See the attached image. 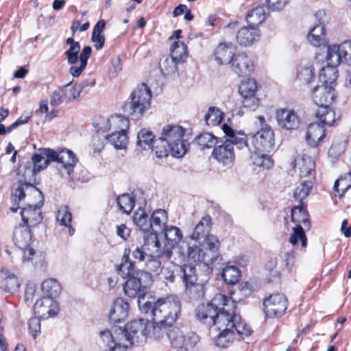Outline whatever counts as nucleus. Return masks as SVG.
I'll return each mask as SVG.
<instances>
[{"instance_id":"69168bd1","label":"nucleus","mask_w":351,"mask_h":351,"mask_svg":"<svg viewBox=\"0 0 351 351\" xmlns=\"http://www.w3.org/2000/svg\"><path fill=\"white\" fill-rule=\"evenodd\" d=\"M314 77L311 66L302 67L298 71L297 77L302 84H308Z\"/></svg>"},{"instance_id":"c85d7f7f","label":"nucleus","mask_w":351,"mask_h":351,"mask_svg":"<svg viewBox=\"0 0 351 351\" xmlns=\"http://www.w3.org/2000/svg\"><path fill=\"white\" fill-rule=\"evenodd\" d=\"M162 232L165 234L167 243L161 248H170V251L172 252L173 248L182 239V231L176 226H167Z\"/></svg>"},{"instance_id":"a18cd8bd","label":"nucleus","mask_w":351,"mask_h":351,"mask_svg":"<svg viewBox=\"0 0 351 351\" xmlns=\"http://www.w3.org/2000/svg\"><path fill=\"white\" fill-rule=\"evenodd\" d=\"M341 44L328 45L327 48L326 61L327 64L337 66L343 62L341 53Z\"/></svg>"},{"instance_id":"2f4dec72","label":"nucleus","mask_w":351,"mask_h":351,"mask_svg":"<svg viewBox=\"0 0 351 351\" xmlns=\"http://www.w3.org/2000/svg\"><path fill=\"white\" fill-rule=\"evenodd\" d=\"M222 129L225 136L227 137L226 141H229L232 147L234 145H236L240 149H242L245 147H249L247 140L246 139L245 136H244L243 133L238 132L237 134L239 135H241V136H237L236 132L227 124H223Z\"/></svg>"},{"instance_id":"7c9ffc66","label":"nucleus","mask_w":351,"mask_h":351,"mask_svg":"<svg viewBox=\"0 0 351 351\" xmlns=\"http://www.w3.org/2000/svg\"><path fill=\"white\" fill-rule=\"evenodd\" d=\"M172 325H167L166 322L161 321H154L152 324L148 325V337L156 340H160L165 337H167V333Z\"/></svg>"},{"instance_id":"603ef678","label":"nucleus","mask_w":351,"mask_h":351,"mask_svg":"<svg viewBox=\"0 0 351 351\" xmlns=\"http://www.w3.org/2000/svg\"><path fill=\"white\" fill-rule=\"evenodd\" d=\"M203 239L202 247L204 250H208L210 252V255H214V261H215L219 258L216 254L220 245L218 238L213 234H209Z\"/></svg>"},{"instance_id":"8fccbe9b","label":"nucleus","mask_w":351,"mask_h":351,"mask_svg":"<svg viewBox=\"0 0 351 351\" xmlns=\"http://www.w3.org/2000/svg\"><path fill=\"white\" fill-rule=\"evenodd\" d=\"M154 136L153 133L146 129L141 130L137 135V145L143 149L154 148Z\"/></svg>"},{"instance_id":"39448f33","label":"nucleus","mask_w":351,"mask_h":351,"mask_svg":"<svg viewBox=\"0 0 351 351\" xmlns=\"http://www.w3.org/2000/svg\"><path fill=\"white\" fill-rule=\"evenodd\" d=\"M141 311L146 314L150 313L154 321L166 322L167 325H173L181 311V302L176 295H171L165 298H158L156 302H145L141 305Z\"/></svg>"},{"instance_id":"0eeeda50","label":"nucleus","mask_w":351,"mask_h":351,"mask_svg":"<svg viewBox=\"0 0 351 351\" xmlns=\"http://www.w3.org/2000/svg\"><path fill=\"white\" fill-rule=\"evenodd\" d=\"M131 101L124 107V111L131 114L141 115L150 106L152 92L144 83L139 84L132 93Z\"/></svg>"},{"instance_id":"f3484780","label":"nucleus","mask_w":351,"mask_h":351,"mask_svg":"<svg viewBox=\"0 0 351 351\" xmlns=\"http://www.w3.org/2000/svg\"><path fill=\"white\" fill-rule=\"evenodd\" d=\"M34 311L38 317L47 319L55 316L59 311V306L53 299L44 296L36 302Z\"/></svg>"},{"instance_id":"0e129e2a","label":"nucleus","mask_w":351,"mask_h":351,"mask_svg":"<svg viewBox=\"0 0 351 351\" xmlns=\"http://www.w3.org/2000/svg\"><path fill=\"white\" fill-rule=\"evenodd\" d=\"M351 186V173H350V179L346 178H340L335 181L333 186L334 191L337 193L336 195L342 197L343 193Z\"/></svg>"},{"instance_id":"13d9d810","label":"nucleus","mask_w":351,"mask_h":351,"mask_svg":"<svg viewBox=\"0 0 351 351\" xmlns=\"http://www.w3.org/2000/svg\"><path fill=\"white\" fill-rule=\"evenodd\" d=\"M197 145L202 149L211 148L219 143L216 136L210 133H203L195 138Z\"/></svg>"},{"instance_id":"72a5a7b5","label":"nucleus","mask_w":351,"mask_h":351,"mask_svg":"<svg viewBox=\"0 0 351 351\" xmlns=\"http://www.w3.org/2000/svg\"><path fill=\"white\" fill-rule=\"evenodd\" d=\"M212 219L210 216H205L198 222L195 227L191 239L193 240H199L209 234L211 230Z\"/></svg>"},{"instance_id":"9b49d317","label":"nucleus","mask_w":351,"mask_h":351,"mask_svg":"<svg viewBox=\"0 0 351 351\" xmlns=\"http://www.w3.org/2000/svg\"><path fill=\"white\" fill-rule=\"evenodd\" d=\"M287 299L283 294L276 293L264 300V311L267 317H280L287 308Z\"/></svg>"},{"instance_id":"338daca9","label":"nucleus","mask_w":351,"mask_h":351,"mask_svg":"<svg viewBox=\"0 0 351 351\" xmlns=\"http://www.w3.org/2000/svg\"><path fill=\"white\" fill-rule=\"evenodd\" d=\"M281 258L284 265L289 270L291 271L295 265V252L293 249L288 250L281 255Z\"/></svg>"},{"instance_id":"ea45409f","label":"nucleus","mask_w":351,"mask_h":351,"mask_svg":"<svg viewBox=\"0 0 351 351\" xmlns=\"http://www.w3.org/2000/svg\"><path fill=\"white\" fill-rule=\"evenodd\" d=\"M308 42L313 46L319 47L326 43V29L324 25H317L307 36Z\"/></svg>"},{"instance_id":"1a4fd4ad","label":"nucleus","mask_w":351,"mask_h":351,"mask_svg":"<svg viewBox=\"0 0 351 351\" xmlns=\"http://www.w3.org/2000/svg\"><path fill=\"white\" fill-rule=\"evenodd\" d=\"M258 119L260 121L262 128L251 137V143L254 149L258 151L269 152L274 147V132L271 127L263 125L265 123L264 117H258Z\"/></svg>"},{"instance_id":"a211bd4d","label":"nucleus","mask_w":351,"mask_h":351,"mask_svg":"<svg viewBox=\"0 0 351 351\" xmlns=\"http://www.w3.org/2000/svg\"><path fill=\"white\" fill-rule=\"evenodd\" d=\"M291 165L298 171L299 176L302 178H311L315 173V163L313 159L306 154L298 156Z\"/></svg>"},{"instance_id":"58836bf2","label":"nucleus","mask_w":351,"mask_h":351,"mask_svg":"<svg viewBox=\"0 0 351 351\" xmlns=\"http://www.w3.org/2000/svg\"><path fill=\"white\" fill-rule=\"evenodd\" d=\"M41 289L45 297L53 299L60 294L62 287L56 279L49 278L43 282Z\"/></svg>"},{"instance_id":"a19ab883","label":"nucleus","mask_w":351,"mask_h":351,"mask_svg":"<svg viewBox=\"0 0 351 351\" xmlns=\"http://www.w3.org/2000/svg\"><path fill=\"white\" fill-rule=\"evenodd\" d=\"M316 117L325 125L332 126L336 121V114L328 105L319 106L316 112Z\"/></svg>"},{"instance_id":"aec40b11","label":"nucleus","mask_w":351,"mask_h":351,"mask_svg":"<svg viewBox=\"0 0 351 351\" xmlns=\"http://www.w3.org/2000/svg\"><path fill=\"white\" fill-rule=\"evenodd\" d=\"M170 248H161L160 241L157 245V250H158V256H147L145 260L146 268L151 271L158 272L161 269V260L168 261L169 260L173 254V252L170 251Z\"/></svg>"},{"instance_id":"4d7b16f0","label":"nucleus","mask_w":351,"mask_h":351,"mask_svg":"<svg viewBox=\"0 0 351 351\" xmlns=\"http://www.w3.org/2000/svg\"><path fill=\"white\" fill-rule=\"evenodd\" d=\"M110 126L116 131L125 132L128 130L130 122L129 119L120 114H114L107 119Z\"/></svg>"},{"instance_id":"5fc2aeb1","label":"nucleus","mask_w":351,"mask_h":351,"mask_svg":"<svg viewBox=\"0 0 351 351\" xmlns=\"http://www.w3.org/2000/svg\"><path fill=\"white\" fill-rule=\"evenodd\" d=\"M257 82L254 79L247 78L242 82L239 86V91L243 97L254 96L257 91Z\"/></svg>"},{"instance_id":"a878e982","label":"nucleus","mask_w":351,"mask_h":351,"mask_svg":"<svg viewBox=\"0 0 351 351\" xmlns=\"http://www.w3.org/2000/svg\"><path fill=\"white\" fill-rule=\"evenodd\" d=\"M218 330H221V332L215 339V342L216 346L219 348H223L228 347L234 341L236 335L241 337V338H243V337L249 336L238 334L235 330V328L230 326H224L223 328Z\"/></svg>"},{"instance_id":"ddd939ff","label":"nucleus","mask_w":351,"mask_h":351,"mask_svg":"<svg viewBox=\"0 0 351 351\" xmlns=\"http://www.w3.org/2000/svg\"><path fill=\"white\" fill-rule=\"evenodd\" d=\"M100 337L105 345V351H126L128 346L124 344L123 332L121 328L114 330V332L106 330L100 332Z\"/></svg>"},{"instance_id":"bf43d9fd","label":"nucleus","mask_w":351,"mask_h":351,"mask_svg":"<svg viewBox=\"0 0 351 351\" xmlns=\"http://www.w3.org/2000/svg\"><path fill=\"white\" fill-rule=\"evenodd\" d=\"M241 276L239 269L235 266H228L223 269L221 276L227 284L238 282Z\"/></svg>"},{"instance_id":"6e6552de","label":"nucleus","mask_w":351,"mask_h":351,"mask_svg":"<svg viewBox=\"0 0 351 351\" xmlns=\"http://www.w3.org/2000/svg\"><path fill=\"white\" fill-rule=\"evenodd\" d=\"M149 322L143 319H134L128 322L121 330L123 332V340L130 344H139L145 341L148 337Z\"/></svg>"},{"instance_id":"cd10ccee","label":"nucleus","mask_w":351,"mask_h":351,"mask_svg":"<svg viewBox=\"0 0 351 351\" xmlns=\"http://www.w3.org/2000/svg\"><path fill=\"white\" fill-rule=\"evenodd\" d=\"M259 32L257 28L249 26L241 28L237 34V40L243 46L251 45L254 42L258 40Z\"/></svg>"},{"instance_id":"412c9836","label":"nucleus","mask_w":351,"mask_h":351,"mask_svg":"<svg viewBox=\"0 0 351 351\" xmlns=\"http://www.w3.org/2000/svg\"><path fill=\"white\" fill-rule=\"evenodd\" d=\"M313 99L316 105L322 106L332 104L334 98V88L325 86H315L313 90Z\"/></svg>"},{"instance_id":"c9c22d12","label":"nucleus","mask_w":351,"mask_h":351,"mask_svg":"<svg viewBox=\"0 0 351 351\" xmlns=\"http://www.w3.org/2000/svg\"><path fill=\"white\" fill-rule=\"evenodd\" d=\"M179 275L184 287L198 281L197 269L191 264H184L180 266L179 268Z\"/></svg>"},{"instance_id":"79ce46f5","label":"nucleus","mask_w":351,"mask_h":351,"mask_svg":"<svg viewBox=\"0 0 351 351\" xmlns=\"http://www.w3.org/2000/svg\"><path fill=\"white\" fill-rule=\"evenodd\" d=\"M266 17L265 10L263 5H258L252 8L246 16L249 25L256 27L262 23Z\"/></svg>"},{"instance_id":"f704fd0d","label":"nucleus","mask_w":351,"mask_h":351,"mask_svg":"<svg viewBox=\"0 0 351 351\" xmlns=\"http://www.w3.org/2000/svg\"><path fill=\"white\" fill-rule=\"evenodd\" d=\"M338 77V71L337 66L327 64L323 67L319 73V80L323 84L322 86L333 88Z\"/></svg>"},{"instance_id":"423d86ee","label":"nucleus","mask_w":351,"mask_h":351,"mask_svg":"<svg viewBox=\"0 0 351 351\" xmlns=\"http://www.w3.org/2000/svg\"><path fill=\"white\" fill-rule=\"evenodd\" d=\"M291 219L295 224L293 227V232L291 234L289 241L293 245L301 243V247L305 248L307 244V239L304 233V229L308 230L311 228L309 215L304 204H300L291 209Z\"/></svg>"},{"instance_id":"e433bc0d","label":"nucleus","mask_w":351,"mask_h":351,"mask_svg":"<svg viewBox=\"0 0 351 351\" xmlns=\"http://www.w3.org/2000/svg\"><path fill=\"white\" fill-rule=\"evenodd\" d=\"M249 149L252 152L250 156V161L253 165L261 167L263 169H268L273 166V161L271 157L263 154V151H258L255 149L252 150L250 147Z\"/></svg>"},{"instance_id":"e2e57ef3","label":"nucleus","mask_w":351,"mask_h":351,"mask_svg":"<svg viewBox=\"0 0 351 351\" xmlns=\"http://www.w3.org/2000/svg\"><path fill=\"white\" fill-rule=\"evenodd\" d=\"M87 85V81H84L81 84H75L73 86L66 88V102L79 97L83 88Z\"/></svg>"},{"instance_id":"864d4df0","label":"nucleus","mask_w":351,"mask_h":351,"mask_svg":"<svg viewBox=\"0 0 351 351\" xmlns=\"http://www.w3.org/2000/svg\"><path fill=\"white\" fill-rule=\"evenodd\" d=\"M180 63L171 56L169 57H164L159 63L161 72L165 75H171L175 74L177 71V64Z\"/></svg>"},{"instance_id":"6ab92c4d","label":"nucleus","mask_w":351,"mask_h":351,"mask_svg":"<svg viewBox=\"0 0 351 351\" xmlns=\"http://www.w3.org/2000/svg\"><path fill=\"white\" fill-rule=\"evenodd\" d=\"M230 65L232 71L239 76L249 75L254 70L253 62L244 53L235 55Z\"/></svg>"},{"instance_id":"b1692460","label":"nucleus","mask_w":351,"mask_h":351,"mask_svg":"<svg viewBox=\"0 0 351 351\" xmlns=\"http://www.w3.org/2000/svg\"><path fill=\"white\" fill-rule=\"evenodd\" d=\"M325 135V128L323 125L318 123H311L306 133V143L312 147H317Z\"/></svg>"},{"instance_id":"774afa93","label":"nucleus","mask_w":351,"mask_h":351,"mask_svg":"<svg viewBox=\"0 0 351 351\" xmlns=\"http://www.w3.org/2000/svg\"><path fill=\"white\" fill-rule=\"evenodd\" d=\"M343 62L351 66V40H346L341 43Z\"/></svg>"},{"instance_id":"5701e85b","label":"nucleus","mask_w":351,"mask_h":351,"mask_svg":"<svg viewBox=\"0 0 351 351\" xmlns=\"http://www.w3.org/2000/svg\"><path fill=\"white\" fill-rule=\"evenodd\" d=\"M129 304L122 298H117L109 313L111 322L117 323L125 320L128 316Z\"/></svg>"},{"instance_id":"c756f323","label":"nucleus","mask_w":351,"mask_h":351,"mask_svg":"<svg viewBox=\"0 0 351 351\" xmlns=\"http://www.w3.org/2000/svg\"><path fill=\"white\" fill-rule=\"evenodd\" d=\"M47 150H51L49 148H43L38 150V153L34 154L32 157L33 164L32 173L40 172L47 167L51 161L49 158Z\"/></svg>"},{"instance_id":"052dcab7","label":"nucleus","mask_w":351,"mask_h":351,"mask_svg":"<svg viewBox=\"0 0 351 351\" xmlns=\"http://www.w3.org/2000/svg\"><path fill=\"white\" fill-rule=\"evenodd\" d=\"M117 203L119 210L125 214H129L134 206V198L129 194H122L117 197Z\"/></svg>"},{"instance_id":"3c124183","label":"nucleus","mask_w":351,"mask_h":351,"mask_svg":"<svg viewBox=\"0 0 351 351\" xmlns=\"http://www.w3.org/2000/svg\"><path fill=\"white\" fill-rule=\"evenodd\" d=\"M313 186V184L310 180L302 182L294 190L293 198L295 200L298 201L300 204H303V199L309 195Z\"/></svg>"},{"instance_id":"f03ea898","label":"nucleus","mask_w":351,"mask_h":351,"mask_svg":"<svg viewBox=\"0 0 351 351\" xmlns=\"http://www.w3.org/2000/svg\"><path fill=\"white\" fill-rule=\"evenodd\" d=\"M119 272L128 279L125 283L124 292L131 298H138L143 305L145 298V289L152 283V276L147 271H136L135 265L130 259V250H124V254L121 258V263L118 267Z\"/></svg>"},{"instance_id":"bb28decb","label":"nucleus","mask_w":351,"mask_h":351,"mask_svg":"<svg viewBox=\"0 0 351 351\" xmlns=\"http://www.w3.org/2000/svg\"><path fill=\"white\" fill-rule=\"evenodd\" d=\"M20 284L15 274L8 269L0 270V287L9 293H14L19 288Z\"/></svg>"},{"instance_id":"473e14b6","label":"nucleus","mask_w":351,"mask_h":351,"mask_svg":"<svg viewBox=\"0 0 351 351\" xmlns=\"http://www.w3.org/2000/svg\"><path fill=\"white\" fill-rule=\"evenodd\" d=\"M188 256L195 262L204 263L207 266L214 262V255H210L204 249L196 245L189 247Z\"/></svg>"},{"instance_id":"37998d69","label":"nucleus","mask_w":351,"mask_h":351,"mask_svg":"<svg viewBox=\"0 0 351 351\" xmlns=\"http://www.w3.org/2000/svg\"><path fill=\"white\" fill-rule=\"evenodd\" d=\"M206 280H198L195 283L185 287V291L191 300H199L202 299L205 295V282Z\"/></svg>"},{"instance_id":"f257e3e1","label":"nucleus","mask_w":351,"mask_h":351,"mask_svg":"<svg viewBox=\"0 0 351 351\" xmlns=\"http://www.w3.org/2000/svg\"><path fill=\"white\" fill-rule=\"evenodd\" d=\"M250 293V290L243 287L238 291L234 289L232 291L234 298L232 299L223 294H217L210 302L197 306L195 311V317L208 326H217V329H221L224 326H230L234 327L239 335H250V327L239 315L234 313V301L243 299L240 295L243 294L245 297Z\"/></svg>"},{"instance_id":"4468645a","label":"nucleus","mask_w":351,"mask_h":351,"mask_svg":"<svg viewBox=\"0 0 351 351\" xmlns=\"http://www.w3.org/2000/svg\"><path fill=\"white\" fill-rule=\"evenodd\" d=\"M46 152L51 161L61 164L62 167L66 171L69 176H71L78 162V159L72 151L64 149L60 152H56L51 149V150H47Z\"/></svg>"},{"instance_id":"393cba45","label":"nucleus","mask_w":351,"mask_h":351,"mask_svg":"<svg viewBox=\"0 0 351 351\" xmlns=\"http://www.w3.org/2000/svg\"><path fill=\"white\" fill-rule=\"evenodd\" d=\"M236 52V47L231 43H220L215 51V60L219 64H230Z\"/></svg>"},{"instance_id":"09e8293b","label":"nucleus","mask_w":351,"mask_h":351,"mask_svg":"<svg viewBox=\"0 0 351 351\" xmlns=\"http://www.w3.org/2000/svg\"><path fill=\"white\" fill-rule=\"evenodd\" d=\"M149 217L143 209H138L133 215L134 223L139 227L145 234L149 233Z\"/></svg>"},{"instance_id":"2eb2a0df","label":"nucleus","mask_w":351,"mask_h":351,"mask_svg":"<svg viewBox=\"0 0 351 351\" xmlns=\"http://www.w3.org/2000/svg\"><path fill=\"white\" fill-rule=\"evenodd\" d=\"M275 117L278 125L286 130H295L300 123L298 115L291 109L280 108L276 111Z\"/></svg>"},{"instance_id":"49530a36","label":"nucleus","mask_w":351,"mask_h":351,"mask_svg":"<svg viewBox=\"0 0 351 351\" xmlns=\"http://www.w3.org/2000/svg\"><path fill=\"white\" fill-rule=\"evenodd\" d=\"M56 219L60 226H64L69 228V232L70 235L74 234V229L71 225L72 221V214L69 210V206H61L58 210Z\"/></svg>"},{"instance_id":"4c0bfd02","label":"nucleus","mask_w":351,"mask_h":351,"mask_svg":"<svg viewBox=\"0 0 351 351\" xmlns=\"http://www.w3.org/2000/svg\"><path fill=\"white\" fill-rule=\"evenodd\" d=\"M91 52L92 48L90 46H86L82 49L80 53V66H71L69 69V73L73 77H79L85 69Z\"/></svg>"},{"instance_id":"4be33fe9","label":"nucleus","mask_w":351,"mask_h":351,"mask_svg":"<svg viewBox=\"0 0 351 351\" xmlns=\"http://www.w3.org/2000/svg\"><path fill=\"white\" fill-rule=\"evenodd\" d=\"M168 221L167 213L162 209L155 210L149 219V233L154 234L158 237L159 232H162L167 226Z\"/></svg>"},{"instance_id":"6e6d98bb","label":"nucleus","mask_w":351,"mask_h":351,"mask_svg":"<svg viewBox=\"0 0 351 351\" xmlns=\"http://www.w3.org/2000/svg\"><path fill=\"white\" fill-rule=\"evenodd\" d=\"M223 117V112L218 108L211 106L208 108L204 119L208 125H217L221 123Z\"/></svg>"},{"instance_id":"9d476101","label":"nucleus","mask_w":351,"mask_h":351,"mask_svg":"<svg viewBox=\"0 0 351 351\" xmlns=\"http://www.w3.org/2000/svg\"><path fill=\"white\" fill-rule=\"evenodd\" d=\"M29 228L21 223L15 228L13 234L14 244L23 251L24 261L32 260L35 254V250L30 247L32 232Z\"/></svg>"},{"instance_id":"c03bdc74","label":"nucleus","mask_w":351,"mask_h":351,"mask_svg":"<svg viewBox=\"0 0 351 351\" xmlns=\"http://www.w3.org/2000/svg\"><path fill=\"white\" fill-rule=\"evenodd\" d=\"M106 140L117 149H125L128 143V137L125 132L115 131L106 136Z\"/></svg>"},{"instance_id":"680f3d73","label":"nucleus","mask_w":351,"mask_h":351,"mask_svg":"<svg viewBox=\"0 0 351 351\" xmlns=\"http://www.w3.org/2000/svg\"><path fill=\"white\" fill-rule=\"evenodd\" d=\"M171 56L180 63L186 57V46L184 43L175 41L171 47Z\"/></svg>"},{"instance_id":"20e7f679","label":"nucleus","mask_w":351,"mask_h":351,"mask_svg":"<svg viewBox=\"0 0 351 351\" xmlns=\"http://www.w3.org/2000/svg\"><path fill=\"white\" fill-rule=\"evenodd\" d=\"M25 189L29 191L34 195H38L42 199L41 204L38 206H32L28 204L27 206L22 208L21 211V216L23 221V225L28 228L36 226L43 220V215L40 210V207L43 203V195L42 192L36 187L32 186L31 184L19 180L16 186L13 188L12 192V201L13 206L10 208L12 213H16L21 206L19 205L25 197Z\"/></svg>"},{"instance_id":"7ed1b4c3","label":"nucleus","mask_w":351,"mask_h":351,"mask_svg":"<svg viewBox=\"0 0 351 351\" xmlns=\"http://www.w3.org/2000/svg\"><path fill=\"white\" fill-rule=\"evenodd\" d=\"M185 130L178 125L163 127L160 136L154 142L153 152L157 158H162L171 154L173 157H182L189 144L183 140Z\"/></svg>"},{"instance_id":"de8ad7c7","label":"nucleus","mask_w":351,"mask_h":351,"mask_svg":"<svg viewBox=\"0 0 351 351\" xmlns=\"http://www.w3.org/2000/svg\"><path fill=\"white\" fill-rule=\"evenodd\" d=\"M167 338L169 340L171 346L174 348L180 347L188 343L186 341V337L183 332L180 328L173 325L167 333Z\"/></svg>"},{"instance_id":"f8f14e48","label":"nucleus","mask_w":351,"mask_h":351,"mask_svg":"<svg viewBox=\"0 0 351 351\" xmlns=\"http://www.w3.org/2000/svg\"><path fill=\"white\" fill-rule=\"evenodd\" d=\"M158 238L154 234L144 236V243L141 247H136L132 251V257L138 261H145L147 256H158L157 245H158ZM130 250V248H128ZM131 250H130V253Z\"/></svg>"},{"instance_id":"dca6fc26","label":"nucleus","mask_w":351,"mask_h":351,"mask_svg":"<svg viewBox=\"0 0 351 351\" xmlns=\"http://www.w3.org/2000/svg\"><path fill=\"white\" fill-rule=\"evenodd\" d=\"M212 156L221 165L231 167L234 160V147L229 141H224L221 144L215 145Z\"/></svg>"}]
</instances>
